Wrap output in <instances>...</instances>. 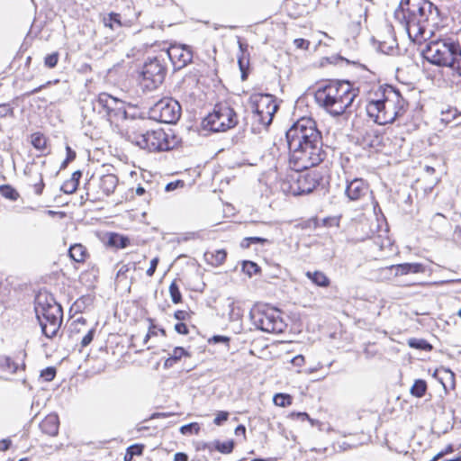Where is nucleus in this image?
Returning <instances> with one entry per match:
<instances>
[{
  "mask_svg": "<svg viewBox=\"0 0 461 461\" xmlns=\"http://www.w3.org/2000/svg\"><path fill=\"white\" fill-rule=\"evenodd\" d=\"M82 176V172L80 170H77L75 171L73 174H72V176L70 179H68L69 181H71L72 183H74L76 185L78 186L79 185V180Z\"/></svg>",
  "mask_w": 461,
  "mask_h": 461,
  "instance_id": "obj_52",
  "label": "nucleus"
},
{
  "mask_svg": "<svg viewBox=\"0 0 461 461\" xmlns=\"http://www.w3.org/2000/svg\"><path fill=\"white\" fill-rule=\"evenodd\" d=\"M213 444H214V448L222 454H230L232 452V450L234 448V441L233 440H228V441H224V442L216 440Z\"/></svg>",
  "mask_w": 461,
  "mask_h": 461,
  "instance_id": "obj_31",
  "label": "nucleus"
},
{
  "mask_svg": "<svg viewBox=\"0 0 461 461\" xmlns=\"http://www.w3.org/2000/svg\"><path fill=\"white\" fill-rule=\"evenodd\" d=\"M93 111L97 112L103 118L112 120L113 118L125 119L127 112L124 103L112 96L107 93H101L92 101Z\"/></svg>",
  "mask_w": 461,
  "mask_h": 461,
  "instance_id": "obj_12",
  "label": "nucleus"
},
{
  "mask_svg": "<svg viewBox=\"0 0 461 461\" xmlns=\"http://www.w3.org/2000/svg\"><path fill=\"white\" fill-rule=\"evenodd\" d=\"M239 48L241 55L238 57V64L241 72V79L246 80L249 64V59L245 58V51L247 50L248 45L239 41Z\"/></svg>",
  "mask_w": 461,
  "mask_h": 461,
  "instance_id": "obj_22",
  "label": "nucleus"
},
{
  "mask_svg": "<svg viewBox=\"0 0 461 461\" xmlns=\"http://www.w3.org/2000/svg\"><path fill=\"white\" fill-rule=\"evenodd\" d=\"M44 188V182L42 179L41 174L39 175V183L34 185V192L36 194L40 195L42 194Z\"/></svg>",
  "mask_w": 461,
  "mask_h": 461,
  "instance_id": "obj_48",
  "label": "nucleus"
},
{
  "mask_svg": "<svg viewBox=\"0 0 461 461\" xmlns=\"http://www.w3.org/2000/svg\"><path fill=\"white\" fill-rule=\"evenodd\" d=\"M172 359H174L176 362H178L182 357L187 356L189 357V353L182 347H176L173 349V352L169 355Z\"/></svg>",
  "mask_w": 461,
  "mask_h": 461,
  "instance_id": "obj_40",
  "label": "nucleus"
},
{
  "mask_svg": "<svg viewBox=\"0 0 461 461\" xmlns=\"http://www.w3.org/2000/svg\"><path fill=\"white\" fill-rule=\"evenodd\" d=\"M66 158L68 161L71 162L76 158V152L68 145L66 146Z\"/></svg>",
  "mask_w": 461,
  "mask_h": 461,
  "instance_id": "obj_53",
  "label": "nucleus"
},
{
  "mask_svg": "<svg viewBox=\"0 0 461 461\" xmlns=\"http://www.w3.org/2000/svg\"><path fill=\"white\" fill-rule=\"evenodd\" d=\"M32 144L35 149L43 151L47 147V140L42 134L37 132L32 136Z\"/></svg>",
  "mask_w": 461,
  "mask_h": 461,
  "instance_id": "obj_32",
  "label": "nucleus"
},
{
  "mask_svg": "<svg viewBox=\"0 0 461 461\" xmlns=\"http://www.w3.org/2000/svg\"><path fill=\"white\" fill-rule=\"evenodd\" d=\"M149 116L162 123L174 124L181 116V105L173 98H162L149 108Z\"/></svg>",
  "mask_w": 461,
  "mask_h": 461,
  "instance_id": "obj_13",
  "label": "nucleus"
},
{
  "mask_svg": "<svg viewBox=\"0 0 461 461\" xmlns=\"http://www.w3.org/2000/svg\"><path fill=\"white\" fill-rule=\"evenodd\" d=\"M189 316V313L186 311L178 310L175 312L174 317L178 321H185Z\"/></svg>",
  "mask_w": 461,
  "mask_h": 461,
  "instance_id": "obj_51",
  "label": "nucleus"
},
{
  "mask_svg": "<svg viewBox=\"0 0 461 461\" xmlns=\"http://www.w3.org/2000/svg\"><path fill=\"white\" fill-rule=\"evenodd\" d=\"M296 416L301 420H308L309 421H311L312 425H313V420L309 417V415L306 412H298L296 413Z\"/></svg>",
  "mask_w": 461,
  "mask_h": 461,
  "instance_id": "obj_59",
  "label": "nucleus"
},
{
  "mask_svg": "<svg viewBox=\"0 0 461 461\" xmlns=\"http://www.w3.org/2000/svg\"><path fill=\"white\" fill-rule=\"evenodd\" d=\"M144 450L142 444H133L127 447L124 461H132L134 456H141Z\"/></svg>",
  "mask_w": 461,
  "mask_h": 461,
  "instance_id": "obj_27",
  "label": "nucleus"
},
{
  "mask_svg": "<svg viewBox=\"0 0 461 461\" xmlns=\"http://www.w3.org/2000/svg\"><path fill=\"white\" fill-rule=\"evenodd\" d=\"M0 368L14 374L18 370V364L14 362L9 357L0 356Z\"/></svg>",
  "mask_w": 461,
  "mask_h": 461,
  "instance_id": "obj_28",
  "label": "nucleus"
},
{
  "mask_svg": "<svg viewBox=\"0 0 461 461\" xmlns=\"http://www.w3.org/2000/svg\"><path fill=\"white\" fill-rule=\"evenodd\" d=\"M174 461H188V456L184 452H177L174 456Z\"/></svg>",
  "mask_w": 461,
  "mask_h": 461,
  "instance_id": "obj_56",
  "label": "nucleus"
},
{
  "mask_svg": "<svg viewBox=\"0 0 461 461\" xmlns=\"http://www.w3.org/2000/svg\"><path fill=\"white\" fill-rule=\"evenodd\" d=\"M185 185V183L184 181L182 180H176V181H173V182H170L168 184L166 185L165 186V190L167 192H171V191H174L179 187H183Z\"/></svg>",
  "mask_w": 461,
  "mask_h": 461,
  "instance_id": "obj_44",
  "label": "nucleus"
},
{
  "mask_svg": "<svg viewBox=\"0 0 461 461\" xmlns=\"http://www.w3.org/2000/svg\"><path fill=\"white\" fill-rule=\"evenodd\" d=\"M294 45L298 48V49H302V50H306L308 49L309 47V44L310 42L307 41V40H304V39H295L294 41Z\"/></svg>",
  "mask_w": 461,
  "mask_h": 461,
  "instance_id": "obj_49",
  "label": "nucleus"
},
{
  "mask_svg": "<svg viewBox=\"0 0 461 461\" xmlns=\"http://www.w3.org/2000/svg\"><path fill=\"white\" fill-rule=\"evenodd\" d=\"M166 74L167 66L163 55L149 58L140 72V88L144 92L157 89L163 83Z\"/></svg>",
  "mask_w": 461,
  "mask_h": 461,
  "instance_id": "obj_9",
  "label": "nucleus"
},
{
  "mask_svg": "<svg viewBox=\"0 0 461 461\" xmlns=\"http://www.w3.org/2000/svg\"><path fill=\"white\" fill-rule=\"evenodd\" d=\"M117 185L118 178L113 174L104 175L100 177L99 187L106 196H109L114 192Z\"/></svg>",
  "mask_w": 461,
  "mask_h": 461,
  "instance_id": "obj_19",
  "label": "nucleus"
},
{
  "mask_svg": "<svg viewBox=\"0 0 461 461\" xmlns=\"http://www.w3.org/2000/svg\"><path fill=\"white\" fill-rule=\"evenodd\" d=\"M210 341H212L214 343H225L228 344L230 341V338L222 335H215L213 336Z\"/></svg>",
  "mask_w": 461,
  "mask_h": 461,
  "instance_id": "obj_50",
  "label": "nucleus"
},
{
  "mask_svg": "<svg viewBox=\"0 0 461 461\" xmlns=\"http://www.w3.org/2000/svg\"><path fill=\"white\" fill-rule=\"evenodd\" d=\"M12 441L8 438L2 439L0 441V450L6 451L10 448Z\"/></svg>",
  "mask_w": 461,
  "mask_h": 461,
  "instance_id": "obj_55",
  "label": "nucleus"
},
{
  "mask_svg": "<svg viewBox=\"0 0 461 461\" xmlns=\"http://www.w3.org/2000/svg\"><path fill=\"white\" fill-rule=\"evenodd\" d=\"M68 256L75 262L83 263L88 257V252L85 246L76 243L69 247Z\"/></svg>",
  "mask_w": 461,
  "mask_h": 461,
  "instance_id": "obj_20",
  "label": "nucleus"
},
{
  "mask_svg": "<svg viewBox=\"0 0 461 461\" xmlns=\"http://www.w3.org/2000/svg\"><path fill=\"white\" fill-rule=\"evenodd\" d=\"M410 392H411V395H413L415 397H418V398L423 397L427 392L426 381L423 379L415 380Z\"/></svg>",
  "mask_w": 461,
  "mask_h": 461,
  "instance_id": "obj_26",
  "label": "nucleus"
},
{
  "mask_svg": "<svg viewBox=\"0 0 461 461\" xmlns=\"http://www.w3.org/2000/svg\"><path fill=\"white\" fill-rule=\"evenodd\" d=\"M452 113L451 111H448L447 113H443L444 117L442 118V121L448 123L450 122V119H449V115Z\"/></svg>",
  "mask_w": 461,
  "mask_h": 461,
  "instance_id": "obj_63",
  "label": "nucleus"
},
{
  "mask_svg": "<svg viewBox=\"0 0 461 461\" xmlns=\"http://www.w3.org/2000/svg\"><path fill=\"white\" fill-rule=\"evenodd\" d=\"M77 185H76L74 183H72L69 180L65 181L63 183V185H61V190L65 194H73L77 191Z\"/></svg>",
  "mask_w": 461,
  "mask_h": 461,
  "instance_id": "obj_41",
  "label": "nucleus"
},
{
  "mask_svg": "<svg viewBox=\"0 0 461 461\" xmlns=\"http://www.w3.org/2000/svg\"><path fill=\"white\" fill-rule=\"evenodd\" d=\"M59 428V419L58 414L50 413L47 415L40 423L41 430L49 436L58 435Z\"/></svg>",
  "mask_w": 461,
  "mask_h": 461,
  "instance_id": "obj_18",
  "label": "nucleus"
},
{
  "mask_svg": "<svg viewBox=\"0 0 461 461\" xmlns=\"http://www.w3.org/2000/svg\"><path fill=\"white\" fill-rule=\"evenodd\" d=\"M321 181L322 176L318 171L299 175L296 182L291 185V193L294 196L308 194L320 185Z\"/></svg>",
  "mask_w": 461,
  "mask_h": 461,
  "instance_id": "obj_14",
  "label": "nucleus"
},
{
  "mask_svg": "<svg viewBox=\"0 0 461 461\" xmlns=\"http://www.w3.org/2000/svg\"><path fill=\"white\" fill-rule=\"evenodd\" d=\"M424 266L420 263H403L399 265H392L388 267L382 268L381 274L384 275V277H389L394 271V276H402L410 273L417 274L424 271Z\"/></svg>",
  "mask_w": 461,
  "mask_h": 461,
  "instance_id": "obj_16",
  "label": "nucleus"
},
{
  "mask_svg": "<svg viewBox=\"0 0 461 461\" xmlns=\"http://www.w3.org/2000/svg\"><path fill=\"white\" fill-rule=\"evenodd\" d=\"M103 23L105 27L111 29L112 31H119L122 27V23L121 21V15L117 13H110L107 15L104 16Z\"/></svg>",
  "mask_w": 461,
  "mask_h": 461,
  "instance_id": "obj_24",
  "label": "nucleus"
},
{
  "mask_svg": "<svg viewBox=\"0 0 461 461\" xmlns=\"http://www.w3.org/2000/svg\"><path fill=\"white\" fill-rule=\"evenodd\" d=\"M428 62L438 67H447L461 77V48L452 39L430 41L421 51Z\"/></svg>",
  "mask_w": 461,
  "mask_h": 461,
  "instance_id": "obj_5",
  "label": "nucleus"
},
{
  "mask_svg": "<svg viewBox=\"0 0 461 461\" xmlns=\"http://www.w3.org/2000/svg\"><path fill=\"white\" fill-rule=\"evenodd\" d=\"M454 451V447L452 445H448L444 450H441L440 452H438V454H442V457L448 454V453H451Z\"/></svg>",
  "mask_w": 461,
  "mask_h": 461,
  "instance_id": "obj_62",
  "label": "nucleus"
},
{
  "mask_svg": "<svg viewBox=\"0 0 461 461\" xmlns=\"http://www.w3.org/2000/svg\"><path fill=\"white\" fill-rule=\"evenodd\" d=\"M59 61V53L53 52L51 54H49L44 59V64L46 67L50 68H53L57 66Z\"/></svg>",
  "mask_w": 461,
  "mask_h": 461,
  "instance_id": "obj_39",
  "label": "nucleus"
},
{
  "mask_svg": "<svg viewBox=\"0 0 461 461\" xmlns=\"http://www.w3.org/2000/svg\"><path fill=\"white\" fill-rule=\"evenodd\" d=\"M242 271L251 277L253 275L257 274L260 271V267L258 266L257 263L253 261H243L242 263Z\"/></svg>",
  "mask_w": 461,
  "mask_h": 461,
  "instance_id": "obj_33",
  "label": "nucleus"
},
{
  "mask_svg": "<svg viewBox=\"0 0 461 461\" xmlns=\"http://www.w3.org/2000/svg\"><path fill=\"white\" fill-rule=\"evenodd\" d=\"M175 330L178 334H182V335H187L189 332L187 326L184 322H177L175 325Z\"/></svg>",
  "mask_w": 461,
  "mask_h": 461,
  "instance_id": "obj_47",
  "label": "nucleus"
},
{
  "mask_svg": "<svg viewBox=\"0 0 461 461\" xmlns=\"http://www.w3.org/2000/svg\"><path fill=\"white\" fill-rule=\"evenodd\" d=\"M136 194H137L138 195H142V194H145V188H144V187H142V186H138V187L136 188Z\"/></svg>",
  "mask_w": 461,
  "mask_h": 461,
  "instance_id": "obj_64",
  "label": "nucleus"
},
{
  "mask_svg": "<svg viewBox=\"0 0 461 461\" xmlns=\"http://www.w3.org/2000/svg\"><path fill=\"white\" fill-rule=\"evenodd\" d=\"M235 434L237 436H240V435H242L243 437H245L246 435V427L242 424H240L237 426V428L235 429Z\"/></svg>",
  "mask_w": 461,
  "mask_h": 461,
  "instance_id": "obj_57",
  "label": "nucleus"
},
{
  "mask_svg": "<svg viewBox=\"0 0 461 461\" xmlns=\"http://www.w3.org/2000/svg\"><path fill=\"white\" fill-rule=\"evenodd\" d=\"M0 194L11 201H16L19 197L18 192L9 185H0Z\"/></svg>",
  "mask_w": 461,
  "mask_h": 461,
  "instance_id": "obj_30",
  "label": "nucleus"
},
{
  "mask_svg": "<svg viewBox=\"0 0 461 461\" xmlns=\"http://www.w3.org/2000/svg\"><path fill=\"white\" fill-rule=\"evenodd\" d=\"M95 333V329H90L88 330V332L81 339V346L82 347L88 346L92 342V340L94 339Z\"/></svg>",
  "mask_w": 461,
  "mask_h": 461,
  "instance_id": "obj_43",
  "label": "nucleus"
},
{
  "mask_svg": "<svg viewBox=\"0 0 461 461\" xmlns=\"http://www.w3.org/2000/svg\"><path fill=\"white\" fill-rule=\"evenodd\" d=\"M41 331L48 339L54 338L60 329L63 311L52 296L39 295L34 306Z\"/></svg>",
  "mask_w": 461,
  "mask_h": 461,
  "instance_id": "obj_6",
  "label": "nucleus"
},
{
  "mask_svg": "<svg viewBox=\"0 0 461 461\" xmlns=\"http://www.w3.org/2000/svg\"><path fill=\"white\" fill-rule=\"evenodd\" d=\"M358 90L352 88L348 81H329L314 93L317 104L337 117L349 108L357 96Z\"/></svg>",
  "mask_w": 461,
  "mask_h": 461,
  "instance_id": "obj_4",
  "label": "nucleus"
},
{
  "mask_svg": "<svg viewBox=\"0 0 461 461\" xmlns=\"http://www.w3.org/2000/svg\"><path fill=\"white\" fill-rule=\"evenodd\" d=\"M249 318L254 327L264 332L282 333L286 328L280 311L267 304L254 305L249 312Z\"/></svg>",
  "mask_w": 461,
  "mask_h": 461,
  "instance_id": "obj_8",
  "label": "nucleus"
},
{
  "mask_svg": "<svg viewBox=\"0 0 461 461\" xmlns=\"http://www.w3.org/2000/svg\"><path fill=\"white\" fill-rule=\"evenodd\" d=\"M108 242L112 247H115L117 249H124L129 246L130 240L126 236L112 233Z\"/></svg>",
  "mask_w": 461,
  "mask_h": 461,
  "instance_id": "obj_25",
  "label": "nucleus"
},
{
  "mask_svg": "<svg viewBox=\"0 0 461 461\" xmlns=\"http://www.w3.org/2000/svg\"><path fill=\"white\" fill-rule=\"evenodd\" d=\"M179 430L183 435L198 434L200 431V425L197 422H191L181 426Z\"/></svg>",
  "mask_w": 461,
  "mask_h": 461,
  "instance_id": "obj_36",
  "label": "nucleus"
},
{
  "mask_svg": "<svg viewBox=\"0 0 461 461\" xmlns=\"http://www.w3.org/2000/svg\"><path fill=\"white\" fill-rule=\"evenodd\" d=\"M274 403L276 406L285 407L291 404V396L285 393H276L273 398Z\"/></svg>",
  "mask_w": 461,
  "mask_h": 461,
  "instance_id": "obj_37",
  "label": "nucleus"
},
{
  "mask_svg": "<svg viewBox=\"0 0 461 461\" xmlns=\"http://www.w3.org/2000/svg\"><path fill=\"white\" fill-rule=\"evenodd\" d=\"M229 418V412L228 411H219L217 414H216V417L214 418L213 420V423L215 425H221L223 421L227 420Z\"/></svg>",
  "mask_w": 461,
  "mask_h": 461,
  "instance_id": "obj_42",
  "label": "nucleus"
},
{
  "mask_svg": "<svg viewBox=\"0 0 461 461\" xmlns=\"http://www.w3.org/2000/svg\"><path fill=\"white\" fill-rule=\"evenodd\" d=\"M249 104H251L255 122L265 127L269 126L274 114L278 109L274 95L270 94H253L249 97Z\"/></svg>",
  "mask_w": 461,
  "mask_h": 461,
  "instance_id": "obj_10",
  "label": "nucleus"
},
{
  "mask_svg": "<svg viewBox=\"0 0 461 461\" xmlns=\"http://www.w3.org/2000/svg\"><path fill=\"white\" fill-rule=\"evenodd\" d=\"M158 258H154L153 259H151L150 261V266L147 269V276H152L157 269V267H158Z\"/></svg>",
  "mask_w": 461,
  "mask_h": 461,
  "instance_id": "obj_46",
  "label": "nucleus"
},
{
  "mask_svg": "<svg viewBox=\"0 0 461 461\" xmlns=\"http://www.w3.org/2000/svg\"><path fill=\"white\" fill-rule=\"evenodd\" d=\"M50 81H48L46 84L41 85L40 86L32 89L31 92L28 93V95H34L38 92H40L41 89L45 88L47 86L50 85Z\"/></svg>",
  "mask_w": 461,
  "mask_h": 461,
  "instance_id": "obj_61",
  "label": "nucleus"
},
{
  "mask_svg": "<svg viewBox=\"0 0 461 461\" xmlns=\"http://www.w3.org/2000/svg\"><path fill=\"white\" fill-rule=\"evenodd\" d=\"M177 362H176L174 359H172V357L169 356L164 362V367L166 369L167 368H170L172 366H174L175 364H176Z\"/></svg>",
  "mask_w": 461,
  "mask_h": 461,
  "instance_id": "obj_58",
  "label": "nucleus"
},
{
  "mask_svg": "<svg viewBox=\"0 0 461 461\" xmlns=\"http://www.w3.org/2000/svg\"><path fill=\"white\" fill-rule=\"evenodd\" d=\"M56 376V368L53 366H48L41 372V377L47 381H52Z\"/></svg>",
  "mask_w": 461,
  "mask_h": 461,
  "instance_id": "obj_38",
  "label": "nucleus"
},
{
  "mask_svg": "<svg viewBox=\"0 0 461 461\" xmlns=\"http://www.w3.org/2000/svg\"><path fill=\"white\" fill-rule=\"evenodd\" d=\"M285 138L290 153L289 162L295 171L316 167L327 156L321 133L312 118L302 117L294 122L286 131Z\"/></svg>",
  "mask_w": 461,
  "mask_h": 461,
  "instance_id": "obj_1",
  "label": "nucleus"
},
{
  "mask_svg": "<svg viewBox=\"0 0 461 461\" xmlns=\"http://www.w3.org/2000/svg\"><path fill=\"white\" fill-rule=\"evenodd\" d=\"M375 95L378 98L367 103L366 113L377 124L392 123L404 114L407 103L399 89L392 85H384Z\"/></svg>",
  "mask_w": 461,
  "mask_h": 461,
  "instance_id": "obj_3",
  "label": "nucleus"
},
{
  "mask_svg": "<svg viewBox=\"0 0 461 461\" xmlns=\"http://www.w3.org/2000/svg\"><path fill=\"white\" fill-rule=\"evenodd\" d=\"M305 275L317 286L328 287L330 284V278L321 271H307Z\"/></svg>",
  "mask_w": 461,
  "mask_h": 461,
  "instance_id": "obj_23",
  "label": "nucleus"
},
{
  "mask_svg": "<svg viewBox=\"0 0 461 461\" xmlns=\"http://www.w3.org/2000/svg\"><path fill=\"white\" fill-rule=\"evenodd\" d=\"M140 121L135 123L132 129L126 131V139L136 146L149 151L168 150L174 147L173 140H169V135L162 129L142 131Z\"/></svg>",
  "mask_w": 461,
  "mask_h": 461,
  "instance_id": "obj_7",
  "label": "nucleus"
},
{
  "mask_svg": "<svg viewBox=\"0 0 461 461\" xmlns=\"http://www.w3.org/2000/svg\"><path fill=\"white\" fill-rule=\"evenodd\" d=\"M367 191V185L363 179L355 178L348 184L345 193L351 201H357L365 195Z\"/></svg>",
  "mask_w": 461,
  "mask_h": 461,
  "instance_id": "obj_17",
  "label": "nucleus"
},
{
  "mask_svg": "<svg viewBox=\"0 0 461 461\" xmlns=\"http://www.w3.org/2000/svg\"><path fill=\"white\" fill-rule=\"evenodd\" d=\"M163 56L169 59L175 70L185 68L193 59L192 50L185 45H171Z\"/></svg>",
  "mask_w": 461,
  "mask_h": 461,
  "instance_id": "obj_15",
  "label": "nucleus"
},
{
  "mask_svg": "<svg viewBox=\"0 0 461 461\" xmlns=\"http://www.w3.org/2000/svg\"><path fill=\"white\" fill-rule=\"evenodd\" d=\"M86 322V321L83 318V317H80L78 319H77L76 321H74L71 325H70V329L71 330H77V331H79L77 327L78 324H82V325H85Z\"/></svg>",
  "mask_w": 461,
  "mask_h": 461,
  "instance_id": "obj_54",
  "label": "nucleus"
},
{
  "mask_svg": "<svg viewBox=\"0 0 461 461\" xmlns=\"http://www.w3.org/2000/svg\"><path fill=\"white\" fill-rule=\"evenodd\" d=\"M169 294L173 303L177 304L182 302V294L176 281L170 284Z\"/></svg>",
  "mask_w": 461,
  "mask_h": 461,
  "instance_id": "obj_34",
  "label": "nucleus"
},
{
  "mask_svg": "<svg viewBox=\"0 0 461 461\" xmlns=\"http://www.w3.org/2000/svg\"><path fill=\"white\" fill-rule=\"evenodd\" d=\"M205 126L212 131H226L238 123V115L228 104H217L212 113L204 120Z\"/></svg>",
  "mask_w": 461,
  "mask_h": 461,
  "instance_id": "obj_11",
  "label": "nucleus"
},
{
  "mask_svg": "<svg viewBox=\"0 0 461 461\" xmlns=\"http://www.w3.org/2000/svg\"><path fill=\"white\" fill-rule=\"evenodd\" d=\"M271 241L267 239L262 238V237H248L245 238L242 242L241 246L243 248H249L250 244H270Z\"/></svg>",
  "mask_w": 461,
  "mask_h": 461,
  "instance_id": "obj_35",
  "label": "nucleus"
},
{
  "mask_svg": "<svg viewBox=\"0 0 461 461\" xmlns=\"http://www.w3.org/2000/svg\"><path fill=\"white\" fill-rule=\"evenodd\" d=\"M409 347L420 350L430 351L432 349V346L423 339H410L408 340Z\"/></svg>",
  "mask_w": 461,
  "mask_h": 461,
  "instance_id": "obj_29",
  "label": "nucleus"
},
{
  "mask_svg": "<svg viewBox=\"0 0 461 461\" xmlns=\"http://www.w3.org/2000/svg\"><path fill=\"white\" fill-rule=\"evenodd\" d=\"M439 11L429 0H401L394 11V19L405 29L410 39H425L430 21H436Z\"/></svg>",
  "mask_w": 461,
  "mask_h": 461,
  "instance_id": "obj_2",
  "label": "nucleus"
},
{
  "mask_svg": "<svg viewBox=\"0 0 461 461\" xmlns=\"http://www.w3.org/2000/svg\"><path fill=\"white\" fill-rule=\"evenodd\" d=\"M130 269V264L122 265L119 270L117 271L116 279L119 280L122 277L126 278V274Z\"/></svg>",
  "mask_w": 461,
  "mask_h": 461,
  "instance_id": "obj_45",
  "label": "nucleus"
},
{
  "mask_svg": "<svg viewBox=\"0 0 461 461\" xmlns=\"http://www.w3.org/2000/svg\"><path fill=\"white\" fill-rule=\"evenodd\" d=\"M203 257L208 264L218 267L225 261L227 253L224 249H217L214 251H206Z\"/></svg>",
  "mask_w": 461,
  "mask_h": 461,
  "instance_id": "obj_21",
  "label": "nucleus"
},
{
  "mask_svg": "<svg viewBox=\"0 0 461 461\" xmlns=\"http://www.w3.org/2000/svg\"><path fill=\"white\" fill-rule=\"evenodd\" d=\"M304 361V357L302 355H298L294 357L292 360L293 364L295 366H301Z\"/></svg>",
  "mask_w": 461,
  "mask_h": 461,
  "instance_id": "obj_60",
  "label": "nucleus"
}]
</instances>
